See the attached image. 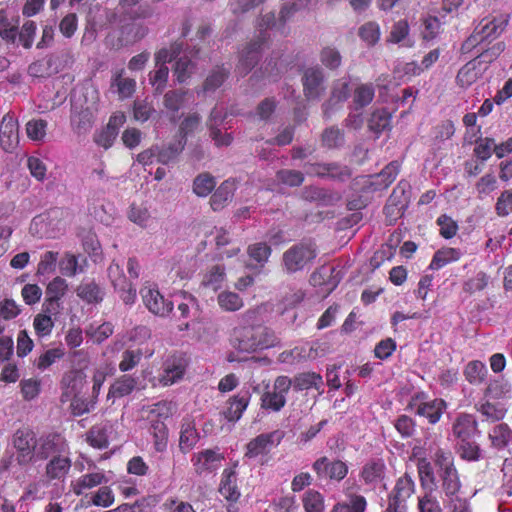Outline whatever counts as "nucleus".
<instances>
[{"mask_svg": "<svg viewBox=\"0 0 512 512\" xmlns=\"http://www.w3.org/2000/svg\"><path fill=\"white\" fill-rule=\"evenodd\" d=\"M298 9L295 3L285 4L280 10L278 19H276L273 12H269L261 17L258 23L260 34L257 39L251 41L241 53L237 65V71L241 76L247 75L258 63L261 49L268 40L267 30L276 29L281 35H286V23L290 21Z\"/></svg>", "mask_w": 512, "mask_h": 512, "instance_id": "obj_1", "label": "nucleus"}, {"mask_svg": "<svg viewBox=\"0 0 512 512\" xmlns=\"http://www.w3.org/2000/svg\"><path fill=\"white\" fill-rule=\"evenodd\" d=\"M278 342L274 331L262 325L235 327L232 333L233 346L241 352L268 349L275 347Z\"/></svg>", "mask_w": 512, "mask_h": 512, "instance_id": "obj_2", "label": "nucleus"}, {"mask_svg": "<svg viewBox=\"0 0 512 512\" xmlns=\"http://www.w3.org/2000/svg\"><path fill=\"white\" fill-rule=\"evenodd\" d=\"M504 44L497 43L483 51L474 59L462 66L456 76V83L462 88H468L480 79L488 69L489 63L495 60L503 51Z\"/></svg>", "mask_w": 512, "mask_h": 512, "instance_id": "obj_3", "label": "nucleus"}, {"mask_svg": "<svg viewBox=\"0 0 512 512\" xmlns=\"http://www.w3.org/2000/svg\"><path fill=\"white\" fill-rule=\"evenodd\" d=\"M317 257V246L312 241L292 245L282 255L283 268L288 274L302 271Z\"/></svg>", "mask_w": 512, "mask_h": 512, "instance_id": "obj_4", "label": "nucleus"}, {"mask_svg": "<svg viewBox=\"0 0 512 512\" xmlns=\"http://www.w3.org/2000/svg\"><path fill=\"white\" fill-rule=\"evenodd\" d=\"M292 387V380L288 376H277L271 391H265L260 398V407L269 412H279L286 405V396Z\"/></svg>", "mask_w": 512, "mask_h": 512, "instance_id": "obj_5", "label": "nucleus"}, {"mask_svg": "<svg viewBox=\"0 0 512 512\" xmlns=\"http://www.w3.org/2000/svg\"><path fill=\"white\" fill-rule=\"evenodd\" d=\"M69 446L65 437L58 432H49L37 439L35 447L36 460H47L49 457L67 454Z\"/></svg>", "mask_w": 512, "mask_h": 512, "instance_id": "obj_6", "label": "nucleus"}, {"mask_svg": "<svg viewBox=\"0 0 512 512\" xmlns=\"http://www.w3.org/2000/svg\"><path fill=\"white\" fill-rule=\"evenodd\" d=\"M139 293L145 307L152 314L159 317H166L172 312L174 307L173 302L164 298L156 284L145 282L140 288Z\"/></svg>", "mask_w": 512, "mask_h": 512, "instance_id": "obj_7", "label": "nucleus"}, {"mask_svg": "<svg viewBox=\"0 0 512 512\" xmlns=\"http://www.w3.org/2000/svg\"><path fill=\"white\" fill-rule=\"evenodd\" d=\"M12 444L17 451L16 459L19 465H27L33 461L37 438L31 428L21 427L17 429L12 436Z\"/></svg>", "mask_w": 512, "mask_h": 512, "instance_id": "obj_8", "label": "nucleus"}, {"mask_svg": "<svg viewBox=\"0 0 512 512\" xmlns=\"http://www.w3.org/2000/svg\"><path fill=\"white\" fill-rule=\"evenodd\" d=\"M224 459L218 449H204L192 455L191 463L195 473L202 476L216 472Z\"/></svg>", "mask_w": 512, "mask_h": 512, "instance_id": "obj_9", "label": "nucleus"}, {"mask_svg": "<svg viewBox=\"0 0 512 512\" xmlns=\"http://www.w3.org/2000/svg\"><path fill=\"white\" fill-rule=\"evenodd\" d=\"M19 145V123L17 117L6 113L0 122V146L6 152H14Z\"/></svg>", "mask_w": 512, "mask_h": 512, "instance_id": "obj_10", "label": "nucleus"}, {"mask_svg": "<svg viewBox=\"0 0 512 512\" xmlns=\"http://www.w3.org/2000/svg\"><path fill=\"white\" fill-rule=\"evenodd\" d=\"M314 472L319 479L329 478L330 480L341 481L348 474V466L341 460L330 461L328 457L318 458L312 465Z\"/></svg>", "mask_w": 512, "mask_h": 512, "instance_id": "obj_11", "label": "nucleus"}, {"mask_svg": "<svg viewBox=\"0 0 512 512\" xmlns=\"http://www.w3.org/2000/svg\"><path fill=\"white\" fill-rule=\"evenodd\" d=\"M283 438L281 431H272L269 433H262L257 437L253 438L246 445L245 456L248 458H255L259 455L269 453L271 448L278 445Z\"/></svg>", "mask_w": 512, "mask_h": 512, "instance_id": "obj_12", "label": "nucleus"}, {"mask_svg": "<svg viewBox=\"0 0 512 512\" xmlns=\"http://www.w3.org/2000/svg\"><path fill=\"white\" fill-rule=\"evenodd\" d=\"M509 19V14H500L492 19H483L476 27L475 34L472 35V38L477 40V36H479L480 41L489 38H497L506 29Z\"/></svg>", "mask_w": 512, "mask_h": 512, "instance_id": "obj_13", "label": "nucleus"}, {"mask_svg": "<svg viewBox=\"0 0 512 512\" xmlns=\"http://www.w3.org/2000/svg\"><path fill=\"white\" fill-rule=\"evenodd\" d=\"M304 96L308 101L317 100L325 91L324 75L320 68H308L302 77Z\"/></svg>", "mask_w": 512, "mask_h": 512, "instance_id": "obj_14", "label": "nucleus"}, {"mask_svg": "<svg viewBox=\"0 0 512 512\" xmlns=\"http://www.w3.org/2000/svg\"><path fill=\"white\" fill-rule=\"evenodd\" d=\"M186 370V361L184 358L176 355L168 357L163 363V372L158 378L162 386H170L182 379Z\"/></svg>", "mask_w": 512, "mask_h": 512, "instance_id": "obj_15", "label": "nucleus"}, {"mask_svg": "<svg viewBox=\"0 0 512 512\" xmlns=\"http://www.w3.org/2000/svg\"><path fill=\"white\" fill-rule=\"evenodd\" d=\"M416 491V484L414 479L409 473H404L400 476L387 495V501L397 504L408 505L407 501L413 496Z\"/></svg>", "mask_w": 512, "mask_h": 512, "instance_id": "obj_16", "label": "nucleus"}, {"mask_svg": "<svg viewBox=\"0 0 512 512\" xmlns=\"http://www.w3.org/2000/svg\"><path fill=\"white\" fill-rule=\"evenodd\" d=\"M478 432V422L471 414L461 413L452 425V433L457 441L475 438Z\"/></svg>", "mask_w": 512, "mask_h": 512, "instance_id": "obj_17", "label": "nucleus"}, {"mask_svg": "<svg viewBox=\"0 0 512 512\" xmlns=\"http://www.w3.org/2000/svg\"><path fill=\"white\" fill-rule=\"evenodd\" d=\"M251 399V393L246 391H240L236 395L230 397L226 402V409L223 411L225 419L229 422L238 421L244 411L247 409Z\"/></svg>", "mask_w": 512, "mask_h": 512, "instance_id": "obj_18", "label": "nucleus"}, {"mask_svg": "<svg viewBox=\"0 0 512 512\" xmlns=\"http://www.w3.org/2000/svg\"><path fill=\"white\" fill-rule=\"evenodd\" d=\"M86 383V373L83 369H71L67 371L61 380V387L63 389L62 398L70 397L80 393ZM64 401V399H62Z\"/></svg>", "mask_w": 512, "mask_h": 512, "instance_id": "obj_19", "label": "nucleus"}, {"mask_svg": "<svg viewBox=\"0 0 512 512\" xmlns=\"http://www.w3.org/2000/svg\"><path fill=\"white\" fill-rule=\"evenodd\" d=\"M386 466L382 459L367 462L360 472L364 484L375 487L385 479Z\"/></svg>", "mask_w": 512, "mask_h": 512, "instance_id": "obj_20", "label": "nucleus"}, {"mask_svg": "<svg viewBox=\"0 0 512 512\" xmlns=\"http://www.w3.org/2000/svg\"><path fill=\"white\" fill-rule=\"evenodd\" d=\"M219 493L229 502H237L240 498V491L237 486V474L233 468L223 470Z\"/></svg>", "mask_w": 512, "mask_h": 512, "instance_id": "obj_21", "label": "nucleus"}, {"mask_svg": "<svg viewBox=\"0 0 512 512\" xmlns=\"http://www.w3.org/2000/svg\"><path fill=\"white\" fill-rule=\"evenodd\" d=\"M137 378L129 374H123L110 385L107 399H119L130 395L137 387Z\"/></svg>", "mask_w": 512, "mask_h": 512, "instance_id": "obj_22", "label": "nucleus"}, {"mask_svg": "<svg viewBox=\"0 0 512 512\" xmlns=\"http://www.w3.org/2000/svg\"><path fill=\"white\" fill-rule=\"evenodd\" d=\"M200 439L199 433L196 429L194 420L184 418L181 424L179 449L182 453L187 454Z\"/></svg>", "mask_w": 512, "mask_h": 512, "instance_id": "obj_23", "label": "nucleus"}, {"mask_svg": "<svg viewBox=\"0 0 512 512\" xmlns=\"http://www.w3.org/2000/svg\"><path fill=\"white\" fill-rule=\"evenodd\" d=\"M446 409L443 399H433L427 402H420L416 408V414L427 418L430 424H436Z\"/></svg>", "mask_w": 512, "mask_h": 512, "instance_id": "obj_24", "label": "nucleus"}, {"mask_svg": "<svg viewBox=\"0 0 512 512\" xmlns=\"http://www.w3.org/2000/svg\"><path fill=\"white\" fill-rule=\"evenodd\" d=\"M95 117L90 108L74 111L71 115V127L77 135H86L94 126Z\"/></svg>", "mask_w": 512, "mask_h": 512, "instance_id": "obj_25", "label": "nucleus"}, {"mask_svg": "<svg viewBox=\"0 0 512 512\" xmlns=\"http://www.w3.org/2000/svg\"><path fill=\"white\" fill-rule=\"evenodd\" d=\"M488 438L496 450L509 448L512 444V429L506 423H498L489 431Z\"/></svg>", "mask_w": 512, "mask_h": 512, "instance_id": "obj_26", "label": "nucleus"}, {"mask_svg": "<svg viewBox=\"0 0 512 512\" xmlns=\"http://www.w3.org/2000/svg\"><path fill=\"white\" fill-rule=\"evenodd\" d=\"M77 296L86 304L97 305L104 299L103 289L95 282H83L76 288Z\"/></svg>", "mask_w": 512, "mask_h": 512, "instance_id": "obj_27", "label": "nucleus"}, {"mask_svg": "<svg viewBox=\"0 0 512 512\" xmlns=\"http://www.w3.org/2000/svg\"><path fill=\"white\" fill-rule=\"evenodd\" d=\"M442 502L448 512H464L472 509L470 498L466 495L465 488L458 492L443 495Z\"/></svg>", "mask_w": 512, "mask_h": 512, "instance_id": "obj_28", "label": "nucleus"}, {"mask_svg": "<svg viewBox=\"0 0 512 512\" xmlns=\"http://www.w3.org/2000/svg\"><path fill=\"white\" fill-rule=\"evenodd\" d=\"M475 409L482 416L483 421L498 422L501 421L506 413L507 409L501 403H492L488 400L479 401L475 404Z\"/></svg>", "mask_w": 512, "mask_h": 512, "instance_id": "obj_29", "label": "nucleus"}, {"mask_svg": "<svg viewBox=\"0 0 512 512\" xmlns=\"http://www.w3.org/2000/svg\"><path fill=\"white\" fill-rule=\"evenodd\" d=\"M72 462L68 456L57 455L50 459L46 465V476L50 480L63 479L70 471Z\"/></svg>", "mask_w": 512, "mask_h": 512, "instance_id": "obj_30", "label": "nucleus"}, {"mask_svg": "<svg viewBox=\"0 0 512 512\" xmlns=\"http://www.w3.org/2000/svg\"><path fill=\"white\" fill-rule=\"evenodd\" d=\"M234 191V183L229 180H225L212 194L210 198L211 208L214 211L223 209L232 200Z\"/></svg>", "mask_w": 512, "mask_h": 512, "instance_id": "obj_31", "label": "nucleus"}, {"mask_svg": "<svg viewBox=\"0 0 512 512\" xmlns=\"http://www.w3.org/2000/svg\"><path fill=\"white\" fill-rule=\"evenodd\" d=\"M149 433L153 437V446L156 452H164L168 445V428L160 419L150 420Z\"/></svg>", "mask_w": 512, "mask_h": 512, "instance_id": "obj_32", "label": "nucleus"}, {"mask_svg": "<svg viewBox=\"0 0 512 512\" xmlns=\"http://www.w3.org/2000/svg\"><path fill=\"white\" fill-rule=\"evenodd\" d=\"M459 457L468 462H476L482 458V450L475 438L457 441L455 445Z\"/></svg>", "mask_w": 512, "mask_h": 512, "instance_id": "obj_33", "label": "nucleus"}, {"mask_svg": "<svg viewBox=\"0 0 512 512\" xmlns=\"http://www.w3.org/2000/svg\"><path fill=\"white\" fill-rule=\"evenodd\" d=\"M185 145V140L178 139L162 147L156 146L157 162L163 165H167L171 162H174L178 158L180 153L184 150Z\"/></svg>", "mask_w": 512, "mask_h": 512, "instance_id": "obj_34", "label": "nucleus"}, {"mask_svg": "<svg viewBox=\"0 0 512 512\" xmlns=\"http://www.w3.org/2000/svg\"><path fill=\"white\" fill-rule=\"evenodd\" d=\"M391 118L392 115L386 108L376 109L368 120V127L376 135H379L385 130L391 129Z\"/></svg>", "mask_w": 512, "mask_h": 512, "instance_id": "obj_35", "label": "nucleus"}, {"mask_svg": "<svg viewBox=\"0 0 512 512\" xmlns=\"http://www.w3.org/2000/svg\"><path fill=\"white\" fill-rule=\"evenodd\" d=\"M437 475L457 470L452 452L448 449L437 448L432 456Z\"/></svg>", "mask_w": 512, "mask_h": 512, "instance_id": "obj_36", "label": "nucleus"}, {"mask_svg": "<svg viewBox=\"0 0 512 512\" xmlns=\"http://www.w3.org/2000/svg\"><path fill=\"white\" fill-rule=\"evenodd\" d=\"M291 380L295 391L309 390L311 388L318 389L323 384L321 375L316 372L299 373Z\"/></svg>", "mask_w": 512, "mask_h": 512, "instance_id": "obj_37", "label": "nucleus"}, {"mask_svg": "<svg viewBox=\"0 0 512 512\" xmlns=\"http://www.w3.org/2000/svg\"><path fill=\"white\" fill-rule=\"evenodd\" d=\"M107 481L106 476L102 472H93L80 476L72 485L73 492L81 495L87 489L94 488Z\"/></svg>", "mask_w": 512, "mask_h": 512, "instance_id": "obj_38", "label": "nucleus"}, {"mask_svg": "<svg viewBox=\"0 0 512 512\" xmlns=\"http://www.w3.org/2000/svg\"><path fill=\"white\" fill-rule=\"evenodd\" d=\"M124 69L117 71L112 78L111 86L117 88L120 99L132 97L136 89V81L132 78H124Z\"/></svg>", "mask_w": 512, "mask_h": 512, "instance_id": "obj_39", "label": "nucleus"}, {"mask_svg": "<svg viewBox=\"0 0 512 512\" xmlns=\"http://www.w3.org/2000/svg\"><path fill=\"white\" fill-rule=\"evenodd\" d=\"M86 442L93 448L105 449L109 445L108 429L106 425H93L86 433Z\"/></svg>", "mask_w": 512, "mask_h": 512, "instance_id": "obj_40", "label": "nucleus"}, {"mask_svg": "<svg viewBox=\"0 0 512 512\" xmlns=\"http://www.w3.org/2000/svg\"><path fill=\"white\" fill-rule=\"evenodd\" d=\"M465 379L472 385H480L484 382L488 369L482 361L473 360L467 363L464 368Z\"/></svg>", "mask_w": 512, "mask_h": 512, "instance_id": "obj_41", "label": "nucleus"}, {"mask_svg": "<svg viewBox=\"0 0 512 512\" xmlns=\"http://www.w3.org/2000/svg\"><path fill=\"white\" fill-rule=\"evenodd\" d=\"M302 505L305 512H324L325 498L315 489H308L302 495Z\"/></svg>", "mask_w": 512, "mask_h": 512, "instance_id": "obj_42", "label": "nucleus"}, {"mask_svg": "<svg viewBox=\"0 0 512 512\" xmlns=\"http://www.w3.org/2000/svg\"><path fill=\"white\" fill-rule=\"evenodd\" d=\"M461 255L460 250L456 248L449 247L440 249L435 252L429 267L433 270H439L445 265L459 260Z\"/></svg>", "mask_w": 512, "mask_h": 512, "instance_id": "obj_43", "label": "nucleus"}, {"mask_svg": "<svg viewBox=\"0 0 512 512\" xmlns=\"http://www.w3.org/2000/svg\"><path fill=\"white\" fill-rule=\"evenodd\" d=\"M440 482V491L442 496L452 492H458L464 489V485L461 480V475L457 470L449 473H445L438 476Z\"/></svg>", "mask_w": 512, "mask_h": 512, "instance_id": "obj_44", "label": "nucleus"}, {"mask_svg": "<svg viewBox=\"0 0 512 512\" xmlns=\"http://www.w3.org/2000/svg\"><path fill=\"white\" fill-rule=\"evenodd\" d=\"M247 254L257 263V267L263 268L272 254V248L266 242H257L248 246Z\"/></svg>", "mask_w": 512, "mask_h": 512, "instance_id": "obj_45", "label": "nucleus"}, {"mask_svg": "<svg viewBox=\"0 0 512 512\" xmlns=\"http://www.w3.org/2000/svg\"><path fill=\"white\" fill-rule=\"evenodd\" d=\"M399 172V162L392 161L389 164H387L380 173L374 176L375 181L373 182V184L378 186L379 188L386 189L395 181Z\"/></svg>", "mask_w": 512, "mask_h": 512, "instance_id": "obj_46", "label": "nucleus"}, {"mask_svg": "<svg viewBox=\"0 0 512 512\" xmlns=\"http://www.w3.org/2000/svg\"><path fill=\"white\" fill-rule=\"evenodd\" d=\"M410 191V184L406 180H401L393 189L387 201V210L398 207L404 209L407 205L408 196Z\"/></svg>", "mask_w": 512, "mask_h": 512, "instance_id": "obj_47", "label": "nucleus"}, {"mask_svg": "<svg viewBox=\"0 0 512 512\" xmlns=\"http://www.w3.org/2000/svg\"><path fill=\"white\" fill-rule=\"evenodd\" d=\"M225 278L226 273L224 266L214 265L204 274L202 285L216 291L221 288Z\"/></svg>", "mask_w": 512, "mask_h": 512, "instance_id": "obj_48", "label": "nucleus"}, {"mask_svg": "<svg viewBox=\"0 0 512 512\" xmlns=\"http://www.w3.org/2000/svg\"><path fill=\"white\" fill-rule=\"evenodd\" d=\"M59 269L61 274L67 277H74L84 271V268L79 264L78 256L71 252H65L63 258L59 261Z\"/></svg>", "mask_w": 512, "mask_h": 512, "instance_id": "obj_49", "label": "nucleus"}, {"mask_svg": "<svg viewBox=\"0 0 512 512\" xmlns=\"http://www.w3.org/2000/svg\"><path fill=\"white\" fill-rule=\"evenodd\" d=\"M215 186V178L207 172L199 174L193 181V191L200 197L208 196Z\"/></svg>", "mask_w": 512, "mask_h": 512, "instance_id": "obj_50", "label": "nucleus"}, {"mask_svg": "<svg viewBox=\"0 0 512 512\" xmlns=\"http://www.w3.org/2000/svg\"><path fill=\"white\" fill-rule=\"evenodd\" d=\"M375 96V89L372 84H361L353 94V103L356 109H361L369 105Z\"/></svg>", "mask_w": 512, "mask_h": 512, "instance_id": "obj_51", "label": "nucleus"}, {"mask_svg": "<svg viewBox=\"0 0 512 512\" xmlns=\"http://www.w3.org/2000/svg\"><path fill=\"white\" fill-rule=\"evenodd\" d=\"M142 357V349H126L121 355V360L118 365L119 370L123 373L131 371L140 363Z\"/></svg>", "mask_w": 512, "mask_h": 512, "instance_id": "obj_52", "label": "nucleus"}, {"mask_svg": "<svg viewBox=\"0 0 512 512\" xmlns=\"http://www.w3.org/2000/svg\"><path fill=\"white\" fill-rule=\"evenodd\" d=\"M321 142L328 149L338 148L344 142V132L336 126L328 127L322 132Z\"/></svg>", "mask_w": 512, "mask_h": 512, "instance_id": "obj_53", "label": "nucleus"}, {"mask_svg": "<svg viewBox=\"0 0 512 512\" xmlns=\"http://www.w3.org/2000/svg\"><path fill=\"white\" fill-rule=\"evenodd\" d=\"M489 282L490 276L484 271H479L464 282L463 290L469 294H474L486 289Z\"/></svg>", "mask_w": 512, "mask_h": 512, "instance_id": "obj_54", "label": "nucleus"}, {"mask_svg": "<svg viewBox=\"0 0 512 512\" xmlns=\"http://www.w3.org/2000/svg\"><path fill=\"white\" fill-rule=\"evenodd\" d=\"M114 332V326L111 322H104L98 327L90 325L86 330V336L94 343L101 344L108 339Z\"/></svg>", "mask_w": 512, "mask_h": 512, "instance_id": "obj_55", "label": "nucleus"}, {"mask_svg": "<svg viewBox=\"0 0 512 512\" xmlns=\"http://www.w3.org/2000/svg\"><path fill=\"white\" fill-rule=\"evenodd\" d=\"M229 71L223 66H216L211 73L207 76L203 84V90L214 91L219 88L227 79Z\"/></svg>", "mask_w": 512, "mask_h": 512, "instance_id": "obj_56", "label": "nucleus"}, {"mask_svg": "<svg viewBox=\"0 0 512 512\" xmlns=\"http://www.w3.org/2000/svg\"><path fill=\"white\" fill-rule=\"evenodd\" d=\"M169 77V68L166 65H160L158 69L150 72L149 81L154 88V93L162 94L166 88Z\"/></svg>", "mask_w": 512, "mask_h": 512, "instance_id": "obj_57", "label": "nucleus"}, {"mask_svg": "<svg viewBox=\"0 0 512 512\" xmlns=\"http://www.w3.org/2000/svg\"><path fill=\"white\" fill-rule=\"evenodd\" d=\"M217 301L219 306L225 311H237L243 307L242 298L235 292L223 291L218 294Z\"/></svg>", "mask_w": 512, "mask_h": 512, "instance_id": "obj_58", "label": "nucleus"}, {"mask_svg": "<svg viewBox=\"0 0 512 512\" xmlns=\"http://www.w3.org/2000/svg\"><path fill=\"white\" fill-rule=\"evenodd\" d=\"M195 69V64L188 57H180L175 62V66L173 69L174 75L176 76V80L179 83L186 82L191 75L193 74Z\"/></svg>", "mask_w": 512, "mask_h": 512, "instance_id": "obj_59", "label": "nucleus"}, {"mask_svg": "<svg viewBox=\"0 0 512 512\" xmlns=\"http://www.w3.org/2000/svg\"><path fill=\"white\" fill-rule=\"evenodd\" d=\"M494 148V139L491 137L479 138L475 141L473 149L474 156L482 163L487 161L492 154Z\"/></svg>", "mask_w": 512, "mask_h": 512, "instance_id": "obj_60", "label": "nucleus"}, {"mask_svg": "<svg viewBox=\"0 0 512 512\" xmlns=\"http://www.w3.org/2000/svg\"><path fill=\"white\" fill-rule=\"evenodd\" d=\"M277 180L290 187H299L304 182V174L297 170L280 169L276 172Z\"/></svg>", "mask_w": 512, "mask_h": 512, "instance_id": "obj_61", "label": "nucleus"}, {"mask_svg": "<svg viewBox=\"0 0 512 512\" xmlns=\"http://www.w3.org/2000/svg\"><path fill=\"white\" fill-rule=\"evenodd\" d=\"M59 258V253L55 251H47L45 252L37 265V274L38 275H49L55 272L57 262Z\"/></svg>", "mask_w": 512, "mask_h": 512, "instance_id": "obj_62", "label": "nucleus"}, {"mask_svg": "<svg viewBox=\"0 0 512 512\" xmlns=\"http://www.w3.org/2000/svg\"><path fill=\"white\" fill-rule=\"evenodd\" d=\"M148 29L141 24H128L121 28L122 38L126 43H135L147 35Z\"/></svg>", "mask_w": 512, "mask_h": 512, "instance_id": "obj_63", "label": "nucleus"}, {"mask_svg": "<svg viewBox=\"0 0 512 512\" xmlns=\"http://www.w3.org/2000/svg\"><path fill=\"white\" fill-rule=\"evenodd\" d=\"M417 509L418 512H443L439 501L431 492L418 497Z\"/></svg>", "mask_w": 512, "mask_h": 512, "instance_id": "obj_64", "label": "nucleus"}]
</instances>
